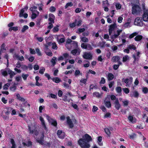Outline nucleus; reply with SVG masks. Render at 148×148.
I'll return each mask as SVG.
<instances>
[{
  "instance_id": "obj_1",
  "label": "nucleus",
  "mask_w": 148,
  "mask_h": 148,
  "mask_svg": "<svg viewBox=\"0 0 148 148\" xmlns=\"http://www.w3.org/2000/svg\"><path fill=\"white\" fill-rule=\"evenodd\" d=\"M92 140L91 136L87 134H85L83 138H80L78 141V143L82 148H90L89 142Z\"/></svg>"
},
{
  "instance_id": "obj_2",
  "label": "nucleus",
  "mask_w": 148,
  "mask_h": 148,
  "mask_svg": "<svg viewBox=\"0 0 148 148\" xmlns=\"http://www.w3.org/2000/svg\"><path fill=\"white\" fill-rule=\"evenodd\" d=\"M132 13L133 14H139L141 11L140 7L138 5L134 4L132 7Z\"/></svg>"
},
{
  "instance_id": "obj_3",
  "label": "nucleus",
  "mask_w": 148,
  "mask_h": 148,
  "mask_svg": "<svg viewBox=\"0 0 148 148\" xmlns=\"http://www.w3.org/2000/svg\"><path fill=\"white\" fill-rule=\"evenodd\" d=\"M28 130L30 134H32L34 132L35 135L37 136L39 134V132L37 130V126L36 125H34L33 130H32L31 127L28 126Z\"/></svg>"
},
{
  "instance_id": "obj_4",
  "label": "nucleus",
  "mask_w": 148,
  "mask_h": 148,
  "mask_svg": "<svg viewBox=\"0 0 148 148\" xmlns=\"http://www.w3.org/2000/svg\"><path fill=\"white\" fill-rule=\"evenodd\" d=\"M134 24L135 25L140 26L143 25V22L141 18L139 17H136L134 21Z\"/></svg>"
},
{
  "instance_id": "obj_5",
  "label": "nucleus",
  "mask_w": 148,
  "mask_h": 148,
  "mask_svg": "<svg viewBox=\"0 0 148 148\" xmlns=\"http://www.w3.org/2000/svg\"><path fill=\"white\" fill-rule=\"evenodd\" d=\"M122 81L124 82L126 84V86L129 87L133 81V78L131 77L129 78H126L125 79H123Z\"/></svg>"
},
{
  "instance_id": "obj_6",
  "label": "nucleus",
  "mask_w": 148,
  "mask_h": 148,
  "mask_svg": "<svg viewBox=\"0 0 148 148\" xmlns=\"http://www.w3.org/2000/svg\"><path fill=\"white\" fill-rule=\"evenodd\" d=\"M143 20L146 22L148 21V12L147 10H146L145 7H143Z\"/></svg>"
},
{
  "instance_id": "obj_7",
  "label": "nucleus",
  "mask_w": 148,
  "mask_h": 148,
  "mask_svg": "<svg viewBox=\"0 0 148 148\" xmlns=\"http://www.w3.org/2000/svg\"><path fill=\"white\" fill-rule=\"evenodd\" d=\"M67 123L69 125L70 128L73 129L74 126V124L71 120L70 119L69 116L66 117Z\"/></svg>"
},
{
  "instance_id": "obj_8",
  "label": "nucleus",
  "mask_w": 148,
  "mask_h": 148,
  "mask_svg": "<svg viewBox=\"0 0 148 148\" xmlns=\"http://www.w3.org/2000/svg\"><path fill=\"white\" fill-rule=\"evenodd\" d=\"M13 57L14 59L16 58L21 61H23L24 60V58L23 56L20 57L18 54H17L16 53L14 54Z\"/></svg>"
},
{
  "instance_id": "obj_9",
  "label": "nucleus",
  "mask_w": 148,
  "mask_h": 148,
  "mask_svg": "<svg viewBox=\"0 0 148 148\" xmlns=\"http://www.w3.org/2000/svg\"><path fill=\"white\" fill-rule=\"evenodd\" d=\"M36 142L42 145H44V134L43 133L42 134V136L39 139V138L36 139Z\"/></svg>"
},
{
  "instance_id": "obj_10",
  "label": "nucleus",
  "mask_w": 148,
  "mask_h": 148,
  "mask_svg": "<svg viewBox=\"0 0 148 148\" xmlns=\"http://www.w3.org/2000/svg\"><path fill=\"white\" fill-rule=\"evenodd\" d=\"M116 27L115 24H113L110 25L109 27V34L110 35H111L112 31Z\"/></svg>"
},
{
  "instance_id": "obj_11",
  "label": "nucleus",
  "mask_w": 148,
  "mask_h": 148,
  "mask_svg": "<svg viewBox=\"0 0 148 148\" xmlns=\"http://www.w3.org/2000/svg\"><path fill=\"white\" fill-rule=\"evenodd\" d=\"M120 58L118 56H115L112 57L111 59V61L113 62H116L119 63V62H121L120 60Z\"/></svg>"
},
{
  "instance_id": "obj_12",
  "label": "nucleus",
  "mask_w": 148,
  "mask_h": 148,
  "mask_svg": "<svg viewBox=\"0 0 148 148\" xmlns=\"http://www.w3.org/2000/svg\"><path fill=\"white\" fill-rule=\"evenodd\" d=\"M84 58L86 59H90L92 57V55L90 53H85L83 56Z\"/></svg>"
},
{
  "instance_id": "obj_13",
  "label": "nucleus",
  "mask_w": 148,
  "mask_h": 148,
  "mask_svg": "<svg viewBox=\"0 0 148 148\" xmlns=\"http://www.w3.org/2000/svg\"><path fill=\"white\" fill-rule=\"evenodd\" d=\"M128 120L131 122L134 123L136 122V119L134 118L133 116L129 115L128 117Z\"/></svg>"
},
{
  "instance_id": "obj_14",
  "label": "nucleus",
  "mask_w": 148,
  "mask_h": 148,
  "mask_svg": "<svg viewBox=\"0 0 148 148\" xmlns=\"http://www.w3.org/2000/svg\"><path fill=\"white\" fill-rule=\"evenodd\" d=\"M115 107L116 109L118 110L121 107L119 100L118 99H116L114 102Z\"/></svg>"
},
{
  "instance_id": "obj_15",
  "label": "nucleus",
  "mask_w": 148,
  "mask_h": 148,
  "mask_svg": "<svg viewBox=\"0 0 148 148\" xmlns=\"http://www.w3.org/2000/svg\"><path fill=\"white\" fill-rule=\"evenodd\" d=\"M52 81L56 83H58L61 82L60 79L59 77H55L51 78Z\"/></svg>"
},
{
  "instance_id": "obj_16",
  "label": "nucleus",
  "mask_w": 148,
  "mask_h": 148,
  "mask_svg": "<svg viewBox=\"0 0 148 148\" xmlns=\"http://www.w3.org/2000/svg\"><path fill=\"white\" fill-rule=\"evenodd\" d=\"M17 85V84L15 83H14V84L12 86H11L10 88V90L13 92H15L16 90V85Z\"/></svg>"
},
{
  "instance_id": "obj_17",
  "label": "nucleus",
  "mask_w": 148,
  "mask_h": 148,
  "mask_svg": "<svg viewBox=\"0 0 148 148\" xmlns=\"http://www.w3.org/2000/svg\"><path fill=\"white\" fill-rule=\"evenodd\" d=\"M22 144L25 147V146H27V147H29L32 145V142L31 141H28L27 142V144L25 142H23Z\"/></svg>"
},
{
  "instance_id": "obj_18",
  "label": "nucleus",
  "mask_w": 148,
  "mask_h": 148,
  "mask_svg": "<svg viewBox=\"0 0 148 148\" xmlns=\"http://www.w3.org/2000/svg\"><path fill=\"white\" fill-rule=\"evenodd\" d=\"M105 105L108 108H110L111 107V104L110 101H104Z\"/></svg>"
},
{
  "instance_id": "obj_19",
  "label": "nucleus",
  "mask_w": 148,
  "mask_h": 148,
  "mask_svg": "<svg viewBox=\"0 0 148 148\" xmlns=\"http://www.w3.org/2000/svg\"><path fill=\"white\" fill-rule=\"evenodd\" d=\"M57 58L56 57H53L51 59V62L52 63L53 66H55L56 63Z\"/></svg>"
},
{
  "instance_id": "obj_20",
  "label": "nucleus",
  "mask_w": 148,
  "mask_h": 148,
  "mask_svg": "<svg viewBox=\"0 0 148 148\" xmlns=\"http://www.w3.org/2000/svg\"><path fill=\"white\" fill-rule=\"evenodd\" d=\"M16 97L18 99L20 100L22 102H24L25 101V99L23 97H21L20 96V94L18 93L16 95Z\"/></svg>"
},
{
  "instance_id": "obj_21",
  "label": "nucleus",
  "mask_w": 148,
  "mask_h": 148,
  "mask_svg": "<svg viewBox=\"0 0 148 148\" xmlns=\"http://www.w3.org/2000/svg\"><path fill=\"white\" fill-rule=\"evenodd\" d=\"M122 63L121 62H119L118 64H114L113 66V68L114 70H117L119 68L120 65H121Z\"/></svg>"
},
{
  "instance_id": "obj_22",
  "label": "nucleus",
  "mask_w": 148,
  "mask_h": 148,
  "mask_svg": "<svg viewBox=\"0 0 148 148\" xmlns=\"http://www.w3.org/2000/svg\"><path fill=\"white\" fill-rule=\"evenodd\" d=\"M114 77V76L113 74L109 73L108 74V80L110 81L113 79Z\"/></svg>"
},
{
  "instance_id": "obj_23",
  "label": "nucleus",
  "mask_w": 148,
  "mask_h": 148,
  "mask_svg": "<svg viewBox=\"0 0 148 148\" xmlns=\"http://www.w3.org/2000/svg\"><path fill=\"white\" fill-rule=\"evenodd\" d=\"M74 75L75 77H77L79 75H82V73L79 70H76L75 72Z\"/></svg>"
},
{
  "instance_id": "obj_24",
  "label": "nucleus",
  "mask_w": 148,
  "mask_h": 148,
  "mask_svg": "<svg viewBox=\"0 0 148 148\" xmlns=\"http://www.w3.org/2000/svg\"><path fill=\"white\" fill-rule=\"evenodd\" d=\"M143 38V36L140 35H138L135 38V40L137 41L141 40Z\"/></svg>"
},
{
  "instance_id": "obj_25",
  "label": "nucleus",
  "mask_w": 148,
  "mask_h": 148,
  "mask_svg": "<svg viewBox=\"0 0 148 148\" xmlns=\"http://www.w3.org/2000/svg\"><path fill=\"white\" fill-rule=\"evenodd\" d=\"M10 142L12 145L11 148H16V145L15 141L13 139H11Z\"/></svg>"
},
{
  "instance_id": "obj_26",
  "label": "nucleus",
  "mask_w": 148,
  "mask_h": 148,
  "mask_svg": "<svg viewBox=\"0 0 148 148\" xmlns=\"http://www.w3.org/2000/svg\"><path fill=\"white\" fill-rule=\"evenodd\" d=\"M131 19L130 18H129L127 20V22L124 24V27H127L131 23Z\"/></svg>"
},
{
  "instance_id": "obj_27",
  "label": "nucleus",
  "mask_w": 148,
  "mask_h": 148,
  "mask_svg": "<svg viewBox=\"0 0 148 148\" xmlns=\"http://www.w3.org/2000/svg\"><path fill=\"white\" fill-rule=\"evenodd\" d=\"M93 96L94 97L97 98H99L101 97V95L98 92L96 91L93 93Z\"/></svg>"
},
{
  "instance_id": "obj_28",
  "label": "nucleus",
  "mask_w": 148,
  "mask_h": 148,
  "mask_svg": "<svg viewBox=\"0 0 148 148\" xmlns=\"http://www.w3.org/2000/svg\"><path fill=\"white\" fill-rule=\"evenodd\" d=\"M128 48L130 50L133 49L134 50H135L136 49L135 46L133 45H129L128 46Z\"/></svg>"
},
{
  "instance_id": "obj_29",
  "label": "nucleus",
  "mask_w": 148,
  "mask_h": 148,
  "mask_svg": "<svg viewBox=\"0 0 148 148\" xmlns=\"http://www.w3.org/2000/svg\"><path fill=\"white\" fill-rule=\"evenodd\" d=\"M24 102L22 103V104L23 105V107L25 108L27 106H28L29 107H30V104L27 101H25Z\"/></svg>"
},
{
  "instance_id": "obj_30",
  "label": "nucleus",
  "mask_w": 148,
  "mask_h": 148,
  "mask_svg": "<svg viewBox=\"0 0 148 148\" xmlns=\"http://www.w3.org/2000/svg\"><path fill=\"white\" fill-rule=\"evenodd\" d=\"M59 27V26L58 25H57L56 27H54L52 29L53 32V33H56L57 32H58L59 30V28H58Z\"/></svg>"
},
{
  "instance_id": "obj_31",
  "label": "nucleus",
  "mask_w": 148,
  "mask_h": 148,
  "mask_svg": "<svg viewBox=\"0 0 148 148\" xmlns=\"http://www.w3.org/2000/svg\"><path fill=\"white\" fill-rule=\"evenodd\" d=\"M57 122L56 120L53 119L51 123V125L54 126V127H56L57 125Z\"/></svg>"
},
{
  "instance_id": "obj_32",
  "label": "nucleus",
  "mask_w": 148,
  "mask_h": 148,
  "mask_svg": "<svg viewBox=\"0 0 148 148\" xmlns=\"http://www.w3.org/2000/svg\"><path fill=\"white\" fill-rule=\"evenodd\" d=\"M73 4L72 2H68L66 4L65 6V8L66 9L68 7H71L73 5Z\"/></svg>"
},
{
  "instance_id": "obj_33",
  "label": "nucleus",
  "mask_w": 148,
  "mask_h": 148,
  "mask_svg": "<svg viewBox=\"0 0 148 148\" xmlns=\"http://www.w3.org/2000/svg\"><path fill=\"white\" fill-rule=\"evenodd\" d=\"M28 28L29 27L28 26L26 25L24 26L21 30L22 32H24L26 30L28 29Z\"/></svg>"
},
{
  "instance_id": "obj_34",
  "label": "nucleus",
  "mask_w": 148,
  "mask_h": 148,
  "mask_svg": "<svg viewBox=\"0 0 148 148\" xmlns=\"http://www.w3.org/2000/svg\"><path fill=\"white\" fill-rule=\"evenodd\" d=\"M136 135L134 133H132V134L129 135V138L131 139H133L136 136Z\"/></svg>"
},
{
  "instance_id": "obj_35",
  "label": "nucleus",
  "mask_w": 148,
  "mask_h": 148,
  "mask_svg": "<svg viewBox=\"0 0 148 148\" xmlns=\"http://www.w3.org/2000/svg\"><path fill=\"white\" fill-rule=\"evenodd\" d=\"M73 46L75 48H77L78 47V44L77 42L75 41H73L72 43Z\"/></svg>"
},
{
  "instance_id": "obj_36",
  "label": "nucleus",
  "mask_w": 148,
  "mask_h": 148,
  "mask_svg": "<svg viewBox=\"0 0 148 148\" xmlns=\"http://www.w3.org/2000/svg\"><path fill=\"white\" fill-rule=\"evenodd\" d=\"M104 131L106 133L108 136H110L111 134V132L109 129L108 128H105Z\"/></svg>"
},
{
  "instance_id": "obj_37",
  "label": "nucleus",
  "mask_w": 148,
  "mask_h": 148,
  "mask_svg": "<svg viewBox=\"0 0 148 148\" xmlns=\"http://www.w3.org/2000/svg\"><path fill=\"white\" fill-rule=\"evenodd\" d=\"M142 91L144 94H147L148 92V88L146 87L143 88Z\"/></svg>"
},
{
  "instance_id": "obj_38",
  "label": "nucleus",
  "mask_w": 148,
  "mask_h": 148,
  "mask_svg": "<svg viewBox=\"0 0 148 148\" xmlns=\"http://www.w3.org/2000/svg\"><path fill=\"white\" fill-rule=\"evenodd\" d=\"M116 92L118 93H121L122 91L121 88L120 86H118L116 88Z\"/></svg>"
},
{
  "instance_id": "obj_39",
  "label": "nucleus",
  "mask_w": 148,
  "mask_h": 148,
  "mask_svg": "<svg viewBox=\"0 0 148 148\" xmlns=\"http://www.w3.org/2000/svg\"><path fill=\"white\" fill-rule=\"evenodd\" d=\"M87 77L86 79L82 78L80 81V82L81 83H84V84L86 85V82L87 81Z\"/></svg>"
},
{
  "instance_id": "obj_40",
  "label": "nucleus",
  "mask_w": 148,
  "mask_h": 148,
  "mask_svg": "<svg viewBox=\"0 0 148 148\" xmlns=\"http://www.w3.org/2000/svg\"><path fill=\"white\" fill-rule=\"evenodd\" d=\"M115 7L117 10L120 9L121 7V5L119 3H116L115 5Z\"/></svg>"
},
{
  "instance_id": "obj_41",
  "label": "nucleus",
  "mask_w": 148,
  "mask_h": 148,
  "mask_svg": "<svg viewBox=\"0 0 148 148\" xmlns=\"http://www.w3.org/2000/svg\"><path fill=\"white\" fill-rule=\"evenodd\" d=\"M76 20L74 22H73V23H70L69 24V26L71 28H73L74 27H75L76 25Z\"/></svg>"
},
{
  "instance_id": "obj_42",
  "label": "nucleus",
  "mask_w": 148,
  "mask_h": 148,
  "mask_svg": "<svg viewBox=\"0 0 148 148\" xmlns=\"http://www.w3.org/2000/svg\"><path fill=\"white\" fill-rule=\"evenodd\" d=\"M1 72L2 75L4 76H7L8 75V73L7 71H4V70H1Z\"/></svg>"
},
{
  "instance_id": "obj_43",
  "label": "nucleus",
  "mask_w": 148,
  "mask_h": 148,
  "mask_svg": "<svg viewBox=\"0 0 148 148\" xmlns=\"http://www.w3.org/2000/svg\"><path fill=\"white\" fill-rule=\"evenodd\" d=\"M93 49L92 47L90 44H87V48L86 49L88 50H92Z\"/></svg>"
},
{
  "instance_id": "obj_44",
  "label": "nucleus",
  "mask_w": 148,
  "mask_h": 148,
  "mask_svg": "<svg viewBox=\"0 0 148 148\" xmlns=\"http://www.w3.org/2000/svg\"><path fill=\"white\" fill-rule=\"evenodd\" d=\"M103 5L104 6H108L109 5V4L108 3V1L107 0H106L105 1H103Z\"/></svg>"
},
{
  "instance_id": "obj_45",
  "label": "nucleus",
  "mask_w": 148,
  "mask_h": 148,
  "mask_svg": "<svg viewBox=\"0 0 148 148\" xmlns=\"http://www.w3.org/2000/svg\"><path fill=\"white\" fill-rule=\"evenodd\" d=\"M55 18H49L48 21L50 22L49 23V24H51V23H55Z\"/></svg>"
},
{
  "instance_id": "obj_46",
  "label": "nucleus",
  "mask_w": 148,
  "mask_h": 148,
  "mask_svg": "<svg viewBox=\"0 0 148 148\" xmlns=\"http://www.w3.org/2000/svg\"><path fill=\"white\" fill-rule=\"evenodd\" d=\"M81 40L83 42H87L88 41V39L87 38L84 37H81Z\"/></svg>"
},
{
  "instance_id": "obj_47",
  "label": "nucleus",
  "mask_w": 148,
  "mask_h": 148,
  "mask_svg": "<svg viewBox=\"0 0 148 148\" xmlns=\"http://www.w3.org/2000/svg\"><path fill=\"white\" fill-rule=\"evenodd\" d=\"M87 43H82L81 44V47L82 48L86 49L87 48Z\"/></svg>"
},
{
  "instance_id": "obj_48",
  "label": "nucleus",
  "mask_w": 148,
  "mask_h": 148,
  "mask_svg": "<svg viewBox=\"0 0 148 148\" xmlns=\"http://www.w3.org/2000/svg\"><path fill=\"white\" fill-rule=\"evenodd\" d=\"M129 59V57L127 55H125L123 57V62H125Z\"/></svg>"
},
{
  "instance_id": "obj_49",
  "label": "nucleus",
  "mask_w": 148,
  "mask_h": 148,
  "mask_svg": "<svg viewBox=\"0 0 148 148\" xmlns=\"http://www.w3.org/2000/svg\"><path fill=\"white\" fill-rule=\"evenodd\" d=\"M123 90L124 92L126 94L129 93L130 92V90L127 88H123Z\"/></svg>"
},
{
  "instance_id": "obj_50",
  "label": "nucleus",
  "mask_w": 148,
  "mask_h": 148,
  "mask_svg": "<svg viewBox=\"0 0 148 148\" xmlns=\"http://www.w3.org/2000/svg\"><path fill=\"white\" fill-rule=\"evenodd\" d=\"M52 48L54 49H57L58 48V47L55 42L52 43Z\"/></svg>"
},
{
  "instance_id": "obj_51",
  "label": "nucleus",
  "mask_w": 148,
  "mask_h": 148,
  "mask_svg": "<svg viewBox=\"0 0 148 148\" xmlns=\"http://www.w3.org/2000/svg\"><path fill=\"white\" fill-rule=\"evenodd\" d=\"M36 51L38 55L39 56H42V53L40 51V49L39 48H37L36 49Z\"/></svg>"
},
{
  "instance_id": "obj_52",
  "label": "nucleus",
  "mask_w": 148,
  "mask_h": 148,
  "mask_svg": "<svg viewBox=\"0 0 148 148\" xmlns=\"http://www.w3.org/2000/svg\"><path fill=\"white\" fill-rule=\"evenodd\" d=\"M139 95V94L137 91H135L133 92L134 97L135 98H138Z\"/></svg>"
},
{
  "instance_id": "obj_53",
  "label": "nucleus",
  "mask_w": 148,
  "mask_h": 148,
  "mask_svg": "<svg viewBox=\"0 0 148 148\" xmlns=\"http://www.w3.org/2000/svg\"><path fill=\"white\" fill-rule=\"evenodd\" d=\"M10 85V84L9 83L5 84L3 86V89L5 90H7Z\"/></svg>"
},
{
  "instance_id": "obj_54",
  "label": "nucleus",
  "mask_w": 148,
  "mask_h": 148,
  "mask_svg": "<svg viewBox=\"0 0 148 148\" xmlns=\"http://www.w3.org/2000/svg\"><path fill=\"white\" fill-rule=\"evenodd\" d=\"M39 119L41 122L42 125L45 124L44 120L43 117H42L41 116H40L39 117Z\"/></svg>"
},
{
  "instance_id": "obj_55",
  "label": "nucleus",
  "mask_w": 148,
  "mask_h": 148,
  "mask_svg": "<svg viewBox=\"0 0 148 148\" xmlns=\"http://www.w3.org/2000/svg\"><path fill=\"white\" fill-rule=\"evenodd\" d=\"M49 10L51 12H54L56 10V8L55 7L52 6L49 8Z\"/></svg>"
},
{
  "instance_id": "obj_56",
  "label": "nucleus",
  "mask_w": 148,
  "mask_h": 148,
  "mask_svg": "<svg viewBox=\"0 0 148 148\" xmlns=\"http://www.w3.org/2000/svg\"><path fill=\"white\" fill-rule=\"evenodd\" d=\"M132 57L134 59V61L133 62V63H135V62L136 61H138L139 60V58H138V57L136 58V56L134 54L133 55Z\"/></svg>"
},
{
  "instance_id": "obj_57",
  "label": "nucleus",
  "mask_w": 148,
  "mask_h": 148,
  "mask_svg": "<svg viewBox=\"0 0 148 148\" xmlns=\"http://www.w3.org/2000/svg\"><path fill=\"white\" fill-rule=\"evenodd\" d=\"M106 83V80L103 77H102L99 83L100 84H104Z\"/></svg>"
},
{
  "instance_id": "obj_58",
  "label": "nucleus",
  "mask_w": 148,
  "mask_h": 148,
  "mask_svg": "<svg viewBox=\"0 0 148 148\" xmlns=\"http://www.w3.org/2000/svg\"><path fill=\"white\" fill-rule=\"evenodd\" d=\"M24 12V9H22L21 10L19 14V16L20 17H22L23 16V13Z\"/></svg>"
},
{
  "instance_id": "obj_59",
  "label": "nucleus",
  "mask_w": 148,
  "mask_h": 148,
  "mask_svg": "<svg viewBox=\"0 0 148 148\" xmlns=\"http://www.w3.org/2000/svg\"><path fill=\"white\" fill-rule=\"evenodd\" d=\"M29 75L28 74H23L22 75V77L24 80H26L27 79V78L28 77Z\"/></svg>"
},
{
  "instance_id": "obj_60",
  "label": "nucleus",
  "mask_w": 148,
  "mask_h": 148,
  "mask_svg": "<svg viewBox=\"0 0 148 148\" xmlns=\"http://www.w3.org/2000/svg\"><path fill=\"white\" fill-rule=\"evenodd\" d=\"M100 109L104 112H107V110L106 108L103 106H101Z\"/></svg>"
},
{
  "instance_id": "obj_61",
  "label": "nucleus",
  "mask_w": 148,
  "mask_h": 148,
  "mask_svg": "<svg viewBox=\"0 0 148 148\" xmlns=\"http://www.w3.org/2000/svg\"><path fill=\"white\" fill-rule=\"evenodd\" d=\"M65 133L64 132H63V133L61 135H60L58 137L61 139H63L65 137Z\"/></svg>"
},
{
  "instance_id": "obj_62",
  "label": "nucleus",
  "mask_w": 148,
  "mask_h": 148,
  "mask_svg": "<svg viewBox=\"0 0 148 148\" xmlns=\"http://www.w3.org/2000/svg\"><path fill=\"white\" fill-rule=\"evenodd\" d=\"M45 108V106H40L39 108V110L40 113L42 112V110Z\"/></svg>"
},
{
  "instance_id": "obj_63",
  "label": "nucleus",
  "mask_w": 148,
  "mask_h": 148,
  "mask_svg": "<svg viewBox=\"0 0 148 148\" xmlns=\"http://www.w3.org/2000/svg\"><path fill=\"white\" fill-rule=\"evenodd\" d=\"M98 110V108L97 107H96L95 106H93V108H92V112H95L97 111Z\"/></svg>"
},
{
  "instance_id": "obj_64",
  "label": "nucleus",
  "mask_w": 148,
  "mask_h": 148,
  "mask_svg": "<svg viewBox=\"0 0 148 148\" xmlns=\"http://www.w3.org/2000/svg\"><path fill=\"white\" fill-rule=\"evenodd\" d=\"M77 52V50L76 49H75L72 50L71 51V53L73 55H75Z\"/></svg>"
}]
</instances>
